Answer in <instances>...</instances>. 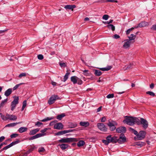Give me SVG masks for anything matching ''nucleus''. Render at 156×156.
Returning a JSON list of instances; mask_svg holds the SVG:
<instances>
[{
  "label": "nucleus",
  "instance_id": "nucleus-2",
  "mask_svg": "<svg viewBox=\"0 0 156 156\" xmlns=\"http://www.w3.org/2000/svg\"><path fill=\"white\" fill-rule=\"evenodd\" d=\"M79 140L78 138H64L58 140V142L60 143H70L77 142Z\"/></svg>",
  "mask_w": 156,
  "mask_h": 156
},
{
  "label": "nucleus",
  "instance_id": "nucleus-8",
  "mask_svg": "<svg viewBox=\"0 0 156 156\" xmlns=\"http://www.w3.org/2000/svg\"><path fill=\"white\" fill-rule=\"evenodd\" d=\"M117 123L115 121H112L109 122L108 123V125L110 128V130L111 131L114 130L116 128L115 125H117Z\"/></svg>",
  "mask_w": 156,
  "mask_h": 156
},
{
  "label": "nucleus",
  "instance_id": "nucleus-52",
  "mask_svg": "<svg viewBox=\"0 0 156 156\" xmlns=\"http://www.w3.org/2000/svg\"><path fill=\"white\" fill-rule=\"evenodd\" d=\"M144 143L142 142H138L137 143L136 145L138 146H140V147H142L144 145Z\"/></svg>",
  "mask_w": 156,
  "mask_h": 156
},
{
  "label": "nucleus",
  "instance_id": "nucleus-25",
  "mask_svg": "<svg viewBox=\"0 0 156 156\" xmlns=\"http://www.w3.org/2000/svg\"><path fill=\"white\" fill-rule=\"evenodd\" d=\"M21 122H16V123H12L10 124H9L7 125L6 127H13L16 126L17 124L21 123Z\"/></svg>",
  "mask_w": 156,
  "mask_h": 156
},
{
  "label": "nucleus",
  "instance_id": "nucleus-23",
  "mask_svg": "<svg viewBox=\"0 0 156 156\" xmlns=\"http://www.w3.org/2000/svg\"><path fill=\"white\" fill-rule=\"evenodd\" d=\"M112 68V67L111 66H108L106 67L101 68L100 69L102 71H107L111 69Z\"/></svg>",
  "mask_w": 156,
  "mask_h": 156
},
{
  "label": "nucleus",
  "instance_id": "nucleus-1",
  "mask_svg": "<svg viewBox=\"0 0 156 156\" xmlns=\"http://www.w3.org/2000/svg\"><path fill=\"white\" fill-rule=\"evenodd\" d=\"M127 118L123 121L124 123L130 126H133L135 123H138L140 121L139 119L135 117L126 116Z\"/></svg>",
  "mask_w": 156,
  "mask_h": 156
},
{
  "label": "nucleus",
  "instance_id": "nucleus-62",
  "mask_svg": "<svg viewBox=\"0 0 156 156\" xmlns=\"http://www.w3.org/2000/svg\"><path fill=\"white\" fill-rule=\"evenodd\" d=\"M154 84L153 83H152L150 85V88L152 89H153L154 87Z\"/></svg>",
  "mask_w": 156,
  "mask_h": 156
},
{
  "label": "nucleus",
  "instance_id": "nucleus-4",
  "mask_svg": "<svg viewBox=\"0 0 156 156\" xmlns=\"http://www.w3.org/2000/svg\"><path fill=\"white\" fill-rule=\"evenodd\" d=\"M14 99L13 101L11 102V110L12 111H13L16 105H17L19 103V97L18 96H14L13 97Z\"/></svg>",
  "mask_w": 156,
  "mask_h": 156
},
{
  "label": "nucleus",
  "instance_id": "nucleus-51",
  "mask_svg": "<svg viewBox=\"0 0 156 156\" xmlns=\"http://www.w3.org/2000/svg\"><path fill=\"white\" fill-rule=\"evenodd\" d=\"M102 141L106 145H108L109 144L107 140H103Z\"/></svg>",
  "mask_w": 156,
  "mask_h": 156
},
{
  "label": "nucleus",
  "instance_id": "nucleus-40",
  "mask_svg": "<svg viewBox=\"0 0 156 156\" xmlns=\"http://www.w3.org/2000/svg\"><path fill=\"white\" fill-rule=\"evenodd\" d=\"M54 118L53 117H51V118L47 117L46 118L43 119L41 120V121L43 122H46L48 120H50Z\"/></svg>",
  "mask_w": 156,
  "mask_h": 156
},
{
  "label": "nucleus",
  "instance_id": "nucleus-53",
  "mask_svg": "<svg viewBox=\"0 0 156 156\" xmlns=\"http://www.w3.org/2000/svg\"><path fill=\"white\" fill-rule=\"evenodd\" d=\"M1 118L3 120L6 121L7 120V116L6 115V116H5L4 115H1Z\"/></svg>",
  "mask_w": 156,
  "mask_h": 156
},
{
  "label": "nucleus",
  "instance_id": "nucleus-59",
  "mask_svg": "<svg viewBox=\"0 0 156 156\" xmlns=\"http://www.w3.org/2000/svg\"><path fill=\"white\" fill-rule=\"evenodd\" d=\"M5 137L4 136H2L0 137V142H2L5 139Z\"/></svg>",
  "mask_w": 156,
  "mask_h": 156
},
{
  "label": "nucleus",
  "instance_id": "nucleus-57",
  "mask_svg": "<svg viewBox=\"0 0 156 156\" xmlns=\"http://www.w3.org/2000/svg\"><path fill=\"white\" fill-rule=\"evenodd\" d=\"M106 119L105 117H102L101 119V121L102 122H104L105 121Z\"/></svg>",
  "mask_w": 156,
  "mask_h": 156
},
{
  "label": "nucleus",
  "instance_id": "nucleus-21",
  "mask_svg": "<svg viewBox=\"0 0 156 156\" xmlns=\"http://www.w3.org/2000/svg\"><path fill=\"white\" fill-rule=\"evenodd\" d=\"M39 129L37 128L35 129H33L30 131L29 133V135H34L35 134L37 133L38 132Z\"/></svg>",
  "mask_w": 156,
  "mask_h": 156
},
{
  "label": "nucleus",
  "instance_id": "nucleus-55",
  "mask_svg": "<svg viewBox=\"0 0 156 156\" xmlns=\"http://www.w3.org/2000/svg\"><path fill=\"white\" fill-rule=\"evenodd\" d=\"M42 124V123L40 122H37L35 123V126L39 127Z\"/></svg>",
  "mask_w": 156,
  "mask_h": 156
},
{
  "label": "nucleus",
  "instance_id": "nucleus-42",
  "mask_svg": "<svg viewBox=\"0 0 156 156\" xmlns=\"http://www.w3.org/2000/svg\"><path fill=\"white\" fill-rule=\"evenodd\" d=\"M134 28H135V27H132L131 28H130L128 30H127L126 31V34H129L130 32L132 31Z\"/></svg>",
  "mask_w": 156,
  "mask_h": 156
},
{
  "label": "nucleus",
  "instance_id": "nucleus-36",
  "mask_svg": "<svg viewBox=\"0 0 156 156\" xmlns=\"http://www.w3.org/2000/svg\"><path fill=\"white\" fill-rule=\"evenodd\" d=\"M129 130L130 131H132V132L135 135H136V136H137V135L138 134V132L136 131L134 129L131 128H129Z\"/></svg>",
  "mask_w": 156,
  "mask_h": 156
},
{
  "label": "nucleus",
  "instance_id": "nucleus-38",
  "mask_svg": "<svg viewBox=\"0 0 156 156\" xmlns=\"http://www.w3.org/2000/svg\"><path fill=\"white\" fill-rule=\"evenodd\" d=\"M66 130H63L57 133L56 135H63L64 134H66Z\"/></svg>",
  "mask_w": 156,
  "mask_h": 156
},
{
  "label": "nucleus",
  "instance_id": "nucleus-64",
  "mask_svg": "<svg viewBox=\"0 0 156 156\" xmlns=\"http://www.w3.org/2000/svg\"><path fill=\"white\" fill-rule=\"evenodd\" d=\"M51 84L54 86H56L57 84V83L55 82L54 81L51 82Z\"/></svg>",
  "mask_w": 156,
  "mask_h": 156
},
{
  "label": "nucleus",
  "instance_id": "nucleus-43",
  "mask_svg": "<svg viewBox=\"0 0 156 156\" xmlns=\"http://www.w3.org/2000/svg\"><path fill=\"white\" fill-rule=\"evenodd\" d=\"M19 135L17 133H14L10 135V137L12 138H15L17 137Z\"/></svg>",
  "mask_w": 156,
  "mask_h": 156
},
{
  "label": "nucleus",
  "instance_id": "nucleus-56",
  "mask_svg": "<svg viewBox=\"0 0 156 156\" xmlns=\"http://www.w3.org/2000/svg\"><path fill=\"white\" fill-rule=\"evenodd\" d=\"M59 65L61 67H65L66 66V64L65 63H59Z\"/></svg>",
  "mask_w": 156,
  "mask_h": 156
},
{
  "label": "nucleus",
  "instance_id": "nucleus-54",
  "mask_svg": "<svg viewBox=\"0 0 156 156\" xmlns=\"http://www.w3.org/2000/svg\"><path fill=\"white\" fill-rule=\"evenodd\" d=\"M106 2H117L118 1L116 0H106Z\"/></svg>",
  "mask_w": 156,
  "mask_h": 156
},
{
  "label": "nucleus",
  "instance_id": "nucleus-48",
  "mask_svg": "<svg viewBox=\"0 0 156 156\" xmlns=\"http://www.w3.org/2000/svg\"><path fill=\"white\" fill-rule=\"evenodd\" d=\"M37 58L39 60H41L43 59L44 57L42 55L40 54L37 55Z\"/></svg>",
  "mask_w": 156,
  "mask_h": 156
},
{
  "label": "nucleus",
  "instance_id": "nucleus-9",
  "mask_svg": "<svg viewBox=\"0 0 156 156\" xmlns=\"http://www.w3.org/2000/svg\"><path fill=\"white\" fill-rule=\"evenodd\" d=\"M126 141V137L123 134H121L119 138L118 139H117V142L120 144L124 143Z\"/></svg>",
  "mask_w": 156,
  "mask_h": 156
},
{
  "label": "nucleus",
  "instance_id": "nucleus-5",
  "mask_svg": "<svg viewBox=\"0 0 156 156\" xmlns=\"http://www.w3.org/2000/svg\"><path fill=\"white\" fill-rule=\"evenodd\" d=\"M146 132L144 131H141L138 133L136 136V140H141L144 139L146 135Z\"/></svg>",
  "mask_w": 156,
  "mask_h": 156
},
{
  "label": "nucleus",
  "instance_id": "nucleus-44",
  "mask_svg": "<svg viewBox=\"0 0 156 156\" xmlns=\"http://www.w3.org/2000/svg\"><path fill=\"white\" fill-rule=\"evenodd\" d=\"M45 151V149L43 147H41L38 149V151L39 152H43Z\"/></svg>",
  "mask_w": 156,
  "mask_h": 156
},
{
  "label": "nucleus",
  "instance_id": "nucleus-60",
  "mask_svg": "<svg viewBox=\"0 0 156 156\" xmlns=\"http://www.w3.org/2000/svg\"><path fill=\"white\" fill-rule=\"evenodd\" d=\"M88 72V70H85L83 71V73H84V74L86 75H88V73H87V72Z\"/></svg>",
  "mask_w": 156,
  "mask_h": 156
},
{
  "label": "nucleus",
  "instance_id": "nucleus-22",
  "mask_svg": "<svg viewBox=\"0 0 156 156\" xmlns=\"http://www.w3.org/2000/svg\"><path fill=\"white\" fill-rule=\"evenodd\" d=\"M133 65V63H130L129 65H126L124 66L123 69L124 70H128L131 69Z\"/></svg>",
  "mask_w": 156,
  "mask_h": 156
},
{
  "label": "nucleus",
  "instance_id": "nucleus-24",
  "mask_svg": "<svg viewBox=\"0 0 156 156\" xmlns=\"http://www.w3.org/2000/svg\"><path fill=\"white\" fill-rule=\"evenodd\" d=\"M80 124L81 126H83L85 127H87L89 125V123L88 122H80Z\"/></svg>",
  "mask_w": 156,
  "mask_h": 156
},
{
  "label": "nucleus",
  "instance_id": "nucleus-37",
  "mask_svg": "<svg viewBox=\"0 0 156 156\" xmlns=\"http://www.w3.org/2000/svg\"><path fill=\"white\" fill-rule=\"evenodd\" d=\"M7 99H6L2 101L0 104V107H3L5 104L7 102Z\"/></svg>",
  "mask_w": 156,
  "mask_h": 156
},
{
  "label": "nucleus",
  "instance_id": "nucleus-46",
  "mask_svg": "<svg viewBox=\"0 0 156 156\" xmlns=\"http://www.w3.org/2000/svg\"><path fill=\"white\" fill-rule=\"evenodd\" d=\"M146 94H149L151 96H154L155 94L152 91H147L146 92Z\"/></svg>",
  "mask_w": 156,
  "mask_h": 156
},
{
  "label": "nucleus",
  "instance_id": "nucleus-26",
  "mask_svg": "<svg viewBox=\"0 0 156 156\" xmlns=\"http://www.w3.org/2000/svg\"><path fill=\"white\" fill-rule=\"evenodd\" d=\"M136 37V35L133 34H131L130 36L128 37L129 38V40H130V41H131L133 40H134Z\"/></svg>",
  "mask_w": 156,
  "mask_h": 156
},
{
  "label": "nucleus",
  "instance_id": "nucleus-18",
  "mask_svg": "<svg viewBox=\"0 0 156 156\" xmlns=\"http://www.w3.org/2000/svg\"><path fill=\"white\" fill-rule=\"evenodd\" d=\"M58 145L62 150H65L68 147V145L66 144H59Z\"/></svg>",
  "mask_w": 156,
  "mask_h": 156
},
{
  "label": "nucleus",
  "instance_id": "nucleus-17",
  "mask_svg": "<svg viewBox=\"0 0 156 156\" xmlns=\"http://www.w3.org/2000/svg\"><path fill=\"white\" fill-rule=\"evenodd\" d=\"M76 7L75 5H67L65 6L64 8L66 9H70L73 11V9Z\"/></svg>",
  "mask_w": 156,
  "mask_h": 156
},
{
  "label": "nucleus",
  "instance_id": "nucleus-13",
  "mask_svg": "<svg viewBox=\"0 0 156 156\" xmlns=\"http://www.w3.org/2000/svg\"><path fill=\"white\" fill-rule=\"evenodd\" d=\"M116 132L118 133H124L126 132V129L125 127L122 126L116 129Z\"/></svg>",
  "mask_w": 156,
  "mask_h": 156
},
{
  "label": "nucleus",
  "instance_id": "nucleus-19",
  "mask_svg": "<svg viewBox=\"0 0 156 156\" xmlns=\"http://www.w3.org/2000/svg\"><path fill=\"white\" fill-rule=\"evenodd\" d=\"M27 130V128L26 127H20L18 130V131L20 133H22L26 132Z\"/></svg>",
  "mask_w": 156,
  "mask_h": 156
},
{
  "label": "nucleus",
  "instance_id": "nucleus-10",
  "mask_svg": "<svg viewBox=\"0 0 156 156\" xmlns=\"http://www.w3.org/2000/svg\"><path fill=\"white\" fill-rule=\"evenodd\" d=\"M131 41L129 40L128 39H126L124 41V43L123 45V47L124 48H129L131 44Z\"/></svg>",
  "mask_w": 156,
  "mask_h": 156
},
{
  "label": "nucleus",
  "instance_id": "nucleus-15",
  "mask_svg": "<svg viewBox=\"0 0 156 156\" xmlns=\"http://www.w3.org/2000/svg\"><path fill=\"white\" fill-rule=\"evenodd\" d=\"M63 126L61 123L55 124L54 125V128L58 129H62L63 128Z\"/></svg>",
  "mask_w": 156,
  "mask_h": 156
},
{
  "label": "nucleus",
  "instance_id": "nucleus-31",
  "mask_svg": "<svg viewBox=\"0 0 156 156\" xmlns=\"http://www.w3.org/2000/svg\"><path fill=\"white\" fill-rule=\"evenodd\" d=\"M106 27L109 29H112L113 31L115 30V27L113 25L109 24L107 25Z\"/></svg>",
  "mask_w": 156,
  "mask_h": 156
},
{
  "label": "nucleus",
  "instance_id": "nucleus-16",
  "mask_svg": "<svg viewBox=\"0 0 156 156\" xmlns=\"http://www.w3.org/2000/svg\"><path fill=\"white\" fill-rule=\"evenodd\" d=\"M7 120L9 119L11 120H16L17 119V117L14 115H10L8 114H6Z\"/></svg>",
  "mask_w": 156,
  "mask_h": 156
},
{
  "label": "nucleus",
  "instance_id": "nucleus-49",
  "mask_svg": "<svg viewBox=\"0 0 156 156\" xmlns=\"http://www.w3.org/2000/svg\"><path fill=\"white\" fill-rule=\"evenodd\" d=\"M108 17H109V16L108 15H105L103 16L102 18L104 20H107L108 19Z\"/></svg>",
  "mask_w": 156,
  "mask_h": 156
},
{
  "label": "nucleus",
  "instance_id": "nucleus-45",
  "mask_svg": "<svg viewBox=\"0 0 156 156\" xmlns=\"http://www.w3.org/2000/svg\"><path fill=\"white\" fill-rule=\"evenodd\" d=\"M27 75H26V73H22L21 74H20L19 76V77L21 78L22 77H25V76H26Z\"/></svg>",
  "mask_w": 156,
  "mask_h": 156
},
{
  "label": "nucleus",
  "instance_id": "nucleus-7",
  "mask_svg": "<svg viewBox=\"0 0 156 156\" xmlns=\"http://www.w3.org/2000/svg\"><path fill=\"white\" fill-rule=\"evenodd\" d=\"M106 139L109 143H112L115 144L117 142V139L116 136L112 137L110 135L107 136Z\"/></svg>",
  "mask_w": 156,
  "mask_h": 156
},
{
  "label": "nucleus",
  "instance_id": "nucleus-61",
  "mask_svg": "<svg viewBox=\"0 0 156 156\" xmlns=\"http://www.w3.org/2000/svg\"><path fill=\"white\" fill-rule=\"evenodd\" d=\"M66 133H68L71 132L73 131V129H69L68 130H65Z\"/></svg>",
  "mask_w": 156,
  "mask_h": 156
},
{
  "label": "nucleus",
  "instance_id": "nucleus-58",
  "mask_svg": "<svg viewBox=\"0 0 156 156\" xmlns=\"http://www.w3.org/2000/svg\"><path fill=\"white\" fill-rule=\"evenodd\" d=\"M113 37L115 39H117L119 38L120 37V36L119 35L115 34L114 35Z\"/></svg>",
  "mask_w": 156,
  "mask_h": 156
},
{
  "label": "nucleus",
  "instance_id": "nucleus-20",
  "mask_svg": "<svg viewBox=\"0 0 156 156\" xmlns=\"http://www.w3.org/2000/svg\"><path fill=\"white\" fill-rule=\"evenodd\" d=\"M12 89L11 88H9L7 89L5 92V95L7 97L9 96L12 92Z\"/></svg>",
  "mask_w": 156,
  "mask_h": 156
},
{
  "label": "nucleus",
  "instance_id": "nucleus-50",
  "mask_svg": "<svg viewBox=\"0 0 156 156\" xmlns=\"http://www.w3.org/2000/svg\"><path fill=\"white\" fill-rule=\"evenodd\" d=\"M20 142V140L19 139H17L16 140L13 141L12 143V144L13 145V146L15 145L16 144H18Z\"/></svg>",
  "mask_w": 156,
  "mask_h": 156
},
{
  "label": "nucleus",
  "instance_id": "nucleus-39",
  "mask_svg": "<svg viewBox=\"0 0 156 156\" xmlns=\"http://www.w3.org/2000/svg\"><path fill=\"white\" fill-rule=\"evenodd\" d=\"M27 105V101L26 100L24 101L23 102V106L22 108L21 111H23L24 110L25 108L26 107Z\"/></svg>",
  "mask_w": 156,
  "mask_h": 156
},
{
  "label": "nucleus",
  "instance_id": "nucleus-11",
  "mask_svg": "<svg viewBox=\"0 0 156 156\" xmlns=\"http://www.w3.org/2000/svg\"><path fill=\"white\" fill-rule=\"evenodd\" d=\"M140 123L142 125L144 129H146L148 126V123L147 121L146 120L142 118L140 119Z\"/></svg>",
  "mask_w": 156,
  "mask_h": 156
},
{
  "label": "nucleus",
  "instance_id": "nucleus-12",
  "mask_svg": "<svg viewBox=\"0 0 156 156\" xmlns=\"http://www.w3.org/2000/svg\"><path fill=\"white\" fill-rule=\"evenodd\" d=\"M97 126L101 131H106L107 130L105 125L103 123H98L97 124Z\"/></svg>",
  "mask_w": 156,
  "mask_h": 156
},
{
  "label": "nucleus",
  "instance_id": "nucleus-33",
  "mask_svg": "<svg viewBox=\"0 0 156 156\" xmlns=\"http://www.w3.org/2000/svg\"><path fill=\"white\" fill-rule=\"evenodd\" d=\"M65 116V115L63 114H62L61 115H58L57 116V119L59 120H61L62 118Z\"/></svg>",
  "mask_w": 156,
  "mask_h": 156
},
{
  "label": "nucleus",
  "instance_id": "nucleus-6",
  "mask_svg": "<svg viewBox=\"0 0 156 156\" xmlns=\"http://www.w3.org/2000/svg\"><path fill=\"white\" fill-rule=\"evenodd\" d=\"M59 98L57 95H52L49 98L48 101V104L50 105H51L54 103L57 99H59Z\"/></svg>",
  "mask_w": 156,
  "mask_h": 156
},
{
  "label": "nucleus",
  "instance_id": "nucleus-41",
  "mask_svg": "<svg viewBox=\"0 0 156 156\" xmlns=\"http://www.w3.org/2000/svg\"><path fill=\"white\" fill-rule=\"evenodd\" d=\"M47 130V128H45L43 130H42L41 132V133H40L39 134H41L43 135V136L46 135V133H45V132Z\"/></svg>",
  "mask_w": 156,
  "mask_h": 156
},
{
  "label": "nucleus",
  "instance_id": "nucleus-28",
  "mask_svg": "<svg viewBox=\"0 0 156 156\" xmlns=\"http://www.w3.org/2000/svg\"><path fill=\"white\" fill-rule=\"evenodd\" d=\"M94 74L96 76H100L102 74L101 72L99 70L95 69L94 70Z\"/></svg>",
  "mask_w": 156,
  "mask_h": 156
},
{
  "label": "nucleus",
  "instance_id": "nucleus-34",
  "mask_svg": "<svg viewBox=\"0 0 156 156\" xmlns=\"http://www.w3.org/2000/svg\"><path fill=\"white\" fill-rule=\"evenodd\" d=\"M129 130L130 131H132V132L135 135H136V136H137V135L138 134V132L136 131L134 129L131 128H129Z\"/></svg>",
  "mask_w": 156,
  "mask_h": 156
},
{
  "label": "nucleus",
  "instance_id": "nucleus-63",
  "mask_svg": "<svg viewBox=\"0 0 156 156\" xmlns=\"http://www.w3.org/2000/svg\"><path fill=\"white\" fill-rule=\"evenodd\" d=\"M101 108H102V107L101 106L100 107H99V108H98L97 109V112H99L100 111L101 109Z\"/></svg>",
  "mask_w": 156,
  "mask_h": 156
},
{
  "label": "nucleus",
  "instance_id": "nucleus-35",
  "mask_svg": "<svg viewBox=\"0 0 156 156\" xmlns=\"http://www.w3.org/2000/svg\"><path fill=\"white\" fill-rule=\"evenodd\" d=\"M129 130L130 131H132V132L135 135H136V136H137V135L138 134V132L136 131L134 129L131 128H129Z\"/></svg>",
  "mask_w": 156,
  "mask_h": 156
},
{
  "label": "nucleus",
  "instance_id": "nucleus-14",
  "mask_svg": "<svg viewBox=\"0 0 156 156\" xmlns=\"http://www.w3.org/2000/svg\"><path fill=\"white\" fill-rule=\"evenodd\" d=\"M149 25L147 22H142L139 24L137 26L135 27V28H137L138 27H144L148 26Z\"/></svg>",
  "mask_w": 156,
  "mask_h": 156
},
{
  "label": "nucleus",
  "instance_id": "nucleus-29",
  "mask_svg": "<svg viewBox=\"0 0 156 156\" xmlns=\"http://www.w3.org/2000/svg\"><path fill=\"white\" fill-rule=\"evenodd\" d=\"M43 135L40 134H37L36 135L32 136L33 138V139H35L37 138L42 137L43 136Z\"/></svg>",
  "mask_w": 156,
  "mask_h": 156
},
{
  "label": "nucleus",
  "instance_id": "nucleus-47",
  "mask_svg": "<svg viewBox=\"0 0 156 156\" xmlns=\"http://www.w3.org/2000/svg\"><path fill=\"white\" fill-rule=\"evenodd\" d=\"M114 97V94H110L107 95L106 97L108 98H113Z\"/></svg>",
  "mask_w": 156,
  "mask_h": 156
},
{
  "label": "nucleus",
  "instance_id": "nucleus-32",
  "mask_svg": "<svg viewBox=\"0 0 156 156\" xmlns=\"http://www.w3.org/2000/svg\"><path fill=\"white\" fill-rule=\"evenodd\" d=\"M24 83H21L19 84H16V85L12 88V90H16L21 85L24 84Z\"/></svg>",
  "mask_w": 156,
  "mask_h": 156
},
{
  "label": "nucleus",
  "instance_id": "nucleus-27",
  "mask_svg": "<svg viewBox=\"0 0 156 156\" xmlns=\"http://www.w3.org/2000/svg\"><path fill=\"white\" fill-rule=\"evenodd\" d=\"M85 144L84 141L83 140H80L77 143V145L78 147H81L83 146Z\"/></svg>",
  "mask_w": 156,
  "mask_h": 156
},
{
  "label": "nucleus",
  "instance_id": "nucleus-30",
  "mask_svg": "<svg viewBox=\"0 0 156 156\" xmlns=\"http://www.w3.org/2000/svg\"><path fill=\"white\" fill-rule=\"evenodd\" d=\"M70 74V73L69 72H67L64 77V82H65L67 80L68 78V76Z\"/></svg>",
  "mask_w": 156,
  "mask_h": 156
},
{
  "label": "nucleus",
  "instance_id": "nucleus-3",
  "mask_svg": "<svg viewBox=\"0 0 156 156\" xmlns=\"http://www.w3.org/2000/svg\"><path fill=\"white\" fill-rule=\"evenodd\" d=\"M70 80L74 84L77 83L79 85H81L82 83V80L76 76L71 77Z\"/></svg>",
  "mask_w": 156,
  "mask_h": 156
}]
</instances>
